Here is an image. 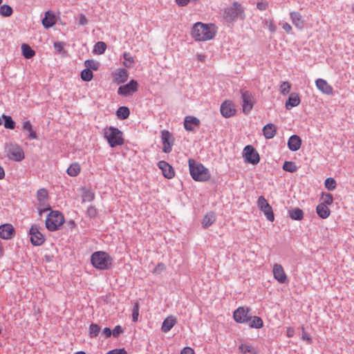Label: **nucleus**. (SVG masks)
Wrapping results in <instances>:
<instances>
[{
  "instance_id": "72a5a7b5",
  "label": "nucleus",
  "mask_w": 354,
  "mask_h": 354,
  "mask_svg": "<svg viewBox=\"0 0 354 354\" xmlns=\"http://www.w3.org/2000/svg\"><path fill=\"white\" fill-rule=\"evenodd\" d=\"M22 128L24 130L29 132V137L31 139H37V138L36 132L35 131H33L32 126L30 121H28V120L25 121L23 123Z\"/></svg>"
},
{
  "instance_id": "c03bdc74",
  "label": "nucleus",
  "mask_w": 354,
  "mask_h": 354,
  "mask_svg": "<svg viewBox=\"0 0 354 354\" xmlns=\"http://www.w3.org/2000/svg\"><path fill=\"white\" fill-rule=\"evenodd\" d=\"M93 77V72L88 68L84 69L81 73V78L85 82L91 81Z\"/></svg>"
},
{
  "instance_id": "c9c22d12",
  "label": "nucleus",
  "mask_w": 354,
  "mask_h": 354,
  "mask_svg": "<svg viewBox=\"0 0 354 354\" xmlns=\"http://www.w3.org/2000/svg\"><path fill=\"white\" fill-rule=\"evenodd\" d=\"M116 114L119 119L125 120L129 116L130 111L127 106H120L118 109Z\"/></svg>"
},
{
  "instance_id": "6e6d98bb",
  "label": "nucleus",
  "mask_w": 354,
  "mask_h": 354,
  "mask_svg": "<svg viewBox=\"0 0 354 354\" xmlns=\"http://www.w3.org/2000/svg\"><path fill=\"white\" fill-rule=\"evenodd\" d=\"M301 330H302V335H301V339L303 340H306L308 342V344H311L312 343V338L311 337L305 332V328L304 326L301 327Z\"/></svg>"
},
{
  "instance_id": "9d476101",
  "label": "nucleus",
  "mask_w": 354,
  "mask_h": 354,
  "mask_svg": "<svg viewBox=\"0 0 354 354\" xmlns=\"http://www.w3.org/2000/svg\"><path fill=\"white\" fill-rule=\"evenodd\" d=\"M241 93L243 100V111L245 113H248L252 109L255 102L254 96L252 93L248 91L241 90Z\"/></svg>"
},
{
  "instance_id": "bf43d9fd",
  "label": "nucleus",
  "mask_w": 354,
  "mask_h": 354,
  "mask_svg": "<svg viewBox=\"0 0 354 354\" xmlns=\"http://www.w3.org/2000/svg\"><path fill=\"white\" fill-rule=\"evenodd\" d=\"M87 213L91 217H95L97 214V209L93 206H91L88 208Z\"/></svg>"
},
{
  "instance_id": "f704fd0d",
  "label": "nucleus",
  "mask_w": 354,
  "mask_h": 354,
  "mask_svg": "<svg viewBox=\"0 0 354 354\" xmlns=\"http://www.w3.org/2000/svg\"><path fill=\"white\" fill-rule=\"evenodd\" d=\"M37 200L41 205H45L48 200V192L45 189H40L37 194Z\"/></svg>"
},
{
  "instance_id": "423d86ee",
  "label": "nucleus",
  "mask_w": 354,
  "mask_h": 354,
  "mask_svg": "<svg viewBox=\"0 0 354 354\" xmlns=\"http://www.w3.org/2000/svg\"><path fill=\"white\" fill-rule=\"evenodd\" d=\"M224 17L229 21H234L237 18L244 19L245 17V9L241 3L234 1L232 6L225 10Z\"/></svg>"
},
{
  "instance_id": "6e6552de",
  "label": "nucleus",
  "mask_w": 354,
  "mask_h": 354,
  "mask_svg": "<svg viewBox=\"0 0 354 354\" xmlns=\"http://www.w3.org/2000/svg\"><path fill=\"white\" fill-rule=\"evenodd\" d=\"M30 242L35 246L41 245L45 241L44 235L40 232L39 226L33 224L30 228Z\"/></svg>"
},
{
  "instance_id": "c85d7f7f",
  "label": "nucleus",
  "mask_w": 354,
  "mask_h": 354,
  "mask_svg": "<svg viewBox=\"0 0 354 354\" xmlns=\"http://www.w3.org/2000/svg\"><path fill=\"white\" fill-rule=\"evenodd\" d=\"M245 324H248L250 328H261L263 326V322L262 319L257 316L250 315L248 320Z\"/></svg>"
},
{
  "instance_id": "8fccbe9b",
  "label": "nucleus",
  "mask_w": 354,
  "mask_h": 354,
  "mask_svg": "<svg viewBox=\"0 0 354 354\" xmlns=\"http://www.w3.org/2000/svg\"><path fill=\"white\" fill-rule=\"evenodd\" d=\"M263 23L271 32H274L277 30V26L272 19H266Z\"/></svg>"
},
{
  "instance_id": "1a4fd4ad",
  "label": "nucleus",
  "mask_w": 354,
  "mask_h": 354,
  "mask_svg": "<svg viewBox=\"0 0 354 354\" xmlns=\"http://www.w3.org/2000/svg\"><path fill=\"white\" fill-rule=\"evenodd\" d=\"M257 205L259 208L263 212L266 218L269 221H273L274 220V215L273 213L272 207L268 203L264 196H261L258 198Z\"/></svg>"
},
{
  "instance_id": "ddd939ff",
  "label": "nucleus",
  "mask_w": 354,
  "mask_h": 354,
  "mask_svg": "<svg viewBox=\"0 0 354 354\" xmlns=\"http://www.w3.org/2000/svg\"><path fill=\"white\" fill-rule=\"evenodd\" d=\"M250 309L248 307H239L234 310L233 314L234 319L236 322L245 324L250 317Z\"/></svg>"
},
{
  "instance_id": "bb28decb",
  "label": "nucleus",
  "mask_w": 354,
  "mask_h": 354,
  "mask_svg": "<svg viewBox=\"0 0 354 354\" xmlns=\"http://www.w3.org/2000/svg\"><path fill=\"white\" fill-rule=\"evenodd\" d=\"M277 133V127L274 124L269 123L263 128V134L266 139H272Z\"/></svg>"
},
{
  "instance_id": "5701e85b",
  "label": "nucleus",
  "mask_w": 354,
  "mask_h": 354,
  "mask_svg": "<svg viewBox=\"0 0 354 354\" xmlns=\"http://www.w3.org/2000/svg\"><path fill=\"white\" fill-rule=\"evenodd\" d=\"M177 319L176 317L174 315H169L167 317L162 324L161 330L163 333H168L176 324Z\"/></svg>"
},
{
  "instance_id": "dca6fc26",
  "label": "nucleus",
  "mask_w": 354,
  "mask_h": 354,
  "mask_svg": "<svg viewBox=\"0 0 354 354\" xmlns=\"http://www.w3.org/2000/svg\"><path fill=\"white\" fill-rule=\"evenodd\" d=\"M15 234L14 227L10 223L0 225V238L2 239H11Z\"/></svg>"
},
{
  "instance_id": "4d7b16f0",
  "label": "nucleus",
  "mask_w": 354,
  "mask_h": 354,
  "mask_svg": "<svg viewBox=\"0 0 354 354\" xmlns=\"http://www.w3.org/2000/svg\"><path fill=\"white\" fill-rule=\"evenodd\" d=\"M106 354H127V352L124 350V348H116L111 351H109Z\"/></svg>"
},
{
  "instance_id": "a18cd8bd",
  "label": "nucleus",
  "mask_w": 354,
  "mask_h": 354,
  "mask_svg": "<svg viewBox=\"0 0 354 354\" xmlns=\"http://www.w3.org/2000/svg\"><path fill=\"white\" fill-rule=\"evenodd\" d=\"M326 188L329 191H333L336 188V181L333 178H327L324 183Z\"/></svg>"
},
{
  "instance_id": "603ef678",
  "label": "nucleus",
  "mask_w": 354,
  "mask_h": 354,
  "mask_svg": "<svg viewBox=\"0 0 354 354\" xmlns=\"http://www.w3.org/2000/svg\"><path fill=\"white\" fill-rule=\"evenodd\" d=\"M139 316V304L138 302L135 303V305L133 308L132 312V320L134 322H138Z\"/></svg>"
},
{
  "instance_id": "a878e982",
  "label": "nucleus",
  "mask_w": 354,
  "mask_h": 354,
  "mask_svg": "<svg viewBox=\"0 0 354 354\" xmlns=\"http://www.w3.org/2000/svg\"><path fill=\"white\" fill-rule=\"evenodd\" d=\"M216 219V215L214 212L207 213L202 220V227L205 229L210 227Z\"/></svg>"
},
{
  "instance_id": "052dcab7",
  "label": "nucleus",
  "mask_w": 354,
  "mask_h": 354,
  "mask_svg": "<svg viewBox=\"0 0 354 354\" xmlns=\"http://www.w3.org/2000/svg\"><path fill=\"white\" fill-rule=\"evenodd\" d=\"M282 28L287 32V33H291L292 31V28L290 24H289L287 22H285L282 25Z\"/></svg>"
},
{
  "instance_id": "f8f14e48",
  "label": "nucleus",
  "mask_w": 354,
  "mask_h": 354,
  "mask_svg": "<svg viewBox=\"0 0 354 354\" xmlns=\"http://www.w3.org/2000/svg\"><path fill=\"white\" fill-rule=\"evenodd\" d=\"M272 274L274 279L280 283H286L288 281V276L283 266L279 263H274L272 266Z\"/></svg>"
},
{
  "instance_id": "2eb2a0df",
  "label": "nucleus",
  "mask_w": 354,
  "mask_h": 354,
  "mask_svg": "<svg viewBox=\"0 0 354 354\" xmlns=\"http://www.w3.org/2000/svg\"><path fill=\"white\" fill-rule=\"evenodd\" d=\"M8 157L15 161H21L24 158V153L19 146L10 145L8 150Z\"/></svg>"
},
{
  "instance_id": "4c0bfd02",
  "label": "nucleus",
  "mask_w": 354,
  "mask_h": 354,
  "mask_svg": "<svg viewBox=\"0 0 354 354\" xmlns=\"http://www.w3.org/2000/svg\"><path fill=\"white\" fill-rule=\"evenodd\" d=\"M290 216L293 220L300 221L304 218V212L299 208H295L290 212Z\"/></svg>"
},
{
  "instance_id": "338daca9",
  "label": "nucleus",
  "mask_w": 354,
  "mask_h": 354,
  "mask_svg": "<svg viewBox=\"0 0 354 354\" xmlns=\"http://www.w3.org/2000/svg\"><path fill=\"white\" fill-rule=\"evenodd\" d=\"M102 333L104 335V337L107 338L111 335L112 331L111 330V329L109 328H105L103 330Z\"/></svg>"
},
{
  "instance_id": "4468645a",
  "label": "nucleus",
  "mask_w": 354,
  "mask_h": 354,
  "mask_svg": "<svg viewBox=\"0 0 354 354\" xmlns=\"http://www.w3.org/2000/svg\"><path fill=\"white\" fill-rule=\"evenodd\" d=\"M138 88L137 81L131 80L128 84L118 88V93L123 96H127L136 92Z\"/></svg>"
},
{
  "instance_id": "9b49d317",
  "label": "nucleus",
  "mask_w": 354,
  "mask_h": 354,
  "mask_svg": "<svg viewBox=\"0 0 354 354\" xmlns=\"http://www.w3.org/2000/svg\"><path fill=\"white\" fill-rule=\"evenodd\" d=\"M161 140L162 142L163 152L166 153H170L174 144L173 135L169 131L163 130L161 131Z\"/></svg>"
},
{
  "instance_id": "3c124183",
  "label": "nucleus",
  "mask_w": 354,
  "mask_h": 354,
  "mask_svg": "<svg viewBox=\"0 0 354 354\" xmlns=\"http://www.w3.org/2000/svg\"><path fill=\"white\" fill-rule=\"evenodd\" d=\"M290 84L288 82H283L280 86V92L282 95L288 93L290 91Z\"/></svg>"
},
{
  "instance_id": "20e7f679",
  "label": "nucleus",
  "mask_w": 354,
  "mask_h": 354,
  "mask_svg": "<svg viewBox=\"0 0 354 354\" xmlns=\"http://www.w3.org/2000/svg\"><path fill=\"white\" fill-rule=\"evenodd\" d=\"M103 131L104 137L111 147L113 148L124 144L123 133L118 128L111 126L104 128Z\"/></svg>"
},
{
  "instance_id": "412c9836",
  "label": "nucleus",
  "mask_w": 354,
  "mask_h": 354,
  "mask_svg": "<svg viewBox=\"0 0 354 354\" xmlns=\"http://www.w3.org/2000/svg\"><path fill=\"white\" fill-rule=\"evenodd\" d=\"M113 79L117 84H122L128 80L129 73L126 69L119 68L112 73Z\"/></svg>"
},
{
  "instance_id": "e2e57ef3",
  "label": "nucleus",
  "mask_w": 354,
  "mask_h": 354,
  "mask_svg": "<svg viewBox=\"0 0 354 354\" xmlns=\"http://www.w3.org/2000/svg\"><path fill=\"white\" fill-rule=\"evenodd\" d=\"M180 354H194V351L190 347H185L183 349Z\"/></svg>"
},
{
  "instance_id": "13d9d810",
  "label": "nucleus",
  "mask_w": 354,
  "mask_h": 354,
  "mask_svg": "<svg viewBox=\"0 0 354 354\" xmlns=\"http://www.w3.org/2000/svg\"><path fill=\"white\" fill-rule=\"evenodd\" d=\"M257 7L259 10H266L267 8L268 7V3L263 1V2H258L257 4Z\"/></svg>"
},
{
  "instance_id": "aec40b11",
  "label": "nucleus",
  "mask_w": 354,
  "mask_h": 354,
  "mask_svg": "<svg viewBox=\"0 0 354 354\" xmlns=\"http://www.w3.org/2000/svg\"><path fill=\"white\" fill-rule=\"evenodd\" d=\"M290 18L292 24L299 30H302L304 26V19L301 14L297 11L290 12Z\"/></svg>"
},
{
  "instance_id": "e433bc0d",
  "label": "nucleus",
  "mask_w": 354,
  "mask_h": 354,
  "mask_svg": "<svg viewBox=\"0 0 354 354\" xmlns=\"http://www.w3.org/2000/svg\"><path fill=\"white\" fill-rule=\"evenodd\" d=\"M106 49V44L103 41L97 42L93 48V53L97 55L103 54Z\"/></svg>"
},
{
  "instance_id": "37998d69",
  "label": "nucleus",
  "mask_w": 354,
  "mask_h": 354,
  "mask_svg": "<svg viewBox=\"0 0 354 354\" xmlns=\"http://www.w3.org/2000/svg\"><path fill=\"white\" fill-rule=\"evenodd\" d=\"M82 197L83 202H91L94 200L95 194L90 190L84 189Z\"/></svg>"
},
{
  "instance_id": "774afa93",
  "label": "nucleus",
  "mask_w": 354,
  "mask_h": 354,
  "mask_svg": "<svg viewBox=\"0 0 354 354\" xmlns=\"http://www.w3.org/2000/svg\"><path fill=\"white\" fill-rule=\"evenodd\" d=\"M54 48L58 52H61L63 50V46L60 42H55L54 44Z\"/></svg>"
},
{
  "instance_id": "680f3d73",
  "label": "nucleus",
  "mask_w": 354,
  "mask_h": 354,
  "mask_svg": "<svg viewBox=\"0 0 354 354\" xmlns=\"http://www.w3.org/2000/svg\"><path fill=\"white\" fill-rule=\"evenodd\" d=\"M295 335V330L292 327H288L286 328V335L288 337H292Z\"/></svg>"
},
{
  "instance_id": "4be33fe9",
  "label": "nucleus",
  "mask_w": 354,
  "mask_h": 354,
  "mask_svg": "<svg viewBox=\"0 0 354 354\" xmlns=\"http://www.w3.org/2000/svg\"><path fill=\"white\" fill-rule=\"evenodd\" d=\"M201 124L200 120L194 116H186L184 120V127L187 131H192Z\"/></svg>"
},
{
  "instance_id": "0eeeda50",
  "label": "nucleus",
  "mask_w": 354,
  "mask_h": 354,
  "mask_svg": "<svg viewBox=\"0 0 354 354\" xmlns=\"http://www.w3.org/2000/svg\"><path fill=\"white\" fill-rule=\"evenodd\" d=\"M243 157L245 161L252 165H257L260 161L259 154L252 145H247L243 151Z\"/></svg>"
},
{
  "instance_id": "58836bf2",
  "label": "nucleus",
  "mask_w": 354,
  "mask_h": 354,
  "mask_svg": "<svg viewBox=\"0 0 354 354\" xmlns=\"http://www.w3.org/2000/svg\"><path fill=\"white\" fill-rule=\"evenodd\" d=\"M12 12L13 10L10 6L4 4L0 6V15L2 17H10L12 15Z\"/></svg>"
},
{
  "instance_id": "473e14b6",
  "label": "nucleus",
  "mask_w": 354,
  "mask_h": 354,
  "mask_svg": "<svg viewBox=\"0 0 354 354\" xmlns=\"http://www.w3.org/2000/svg\"><path fill=\"white\" fill-rule=\"evenodd\" d=\"M239 350L242 354H256L255 348L250 344H241Z\"/></svg>"
},
{
  "instance_id": "b1692460",
  "label": "nucleus",
  "mask_w": 354,
  "mask_h": 354,
  "mask_svg": "<svg viewBox=\"0 0 354 354\" xmlns=\"http://www.w3.org/2000/svg\"><path fill=\"white\" fill-rule=\"evenodd\" d=\"M57 19L55 14L52 11H47L45 13V17L42 19V25L46 28H49L56 24Z\"/></svg>"
},
{
  "instance_id": "f03ea898",
  "label": "nucleus",
  "mask_w": 354,
  "mask_h": 354,
  "mask_svg": "<svg viewBox=\"0 0 354 354\" xmlns=\"http://www.w3.org/2000/svg\"><path fill=\"white\" fill-rule=\"evenodd\" d=\"M189 173L195 181L205 182L211 178V174L207 168L194 159L188 160Z\"/></svg>"
},
{
  "instance_id": "a19ab883",
  "label": "nucleus",
  "mask_w": 354,
  "mask_h": 354,
  "mask_svg": "<svg viewBox=\"0 0 354 354\" xmlns=\"http://www.w3.org/2000/svg\"><path fill=\"white\" fill-rule=\"evenodd\" d=\"M123 58L124 59L123 65L126 68H131L132 66V64L135 62L134 58L131 56V55L129 53H124L123 54Z\"/></svg>"
},
{
  "instance_id": "0e129e2a",
  "label": "nucleus",
  "mask_w": 354,
  "mask_h": 354,
  "mask_svg": "<svg viewBox=\"0 0 354 354\" xmlns=\"http://www.w3.org/2000/svg\"><path fill=\"white\" fill-rule=\"evenodd\" d=\"M88 23V20L84 15L81 14L80 15V25H86Z\"/></svg>"
},
{
  "instance_id": "f3484780",
  "label": "nucleus",
  "mask_w": 354,
  "mask_h": 354,
  "mask_svg": "<svg viewBox=\"0 0 354 354\" xmlns=\"http://www.w3.org/2000/svg\"><path fill=\"white\" fill-rule=\"evenodd\" d=\"M221 113L225 118H230L236 113V109L232 102L226 100L221 106Z\"/></svg>"
},
{
  "instance_id": "5fc2aeb1",
  "label": "nucleus",
  "mask_w": 354,
  "mask_h": 354,
  "mask_svg": "<svg viewBox=\"0 0 354 354\" xmlns=\"http://www.w3.org/2000/svg\"><path fill=\"white\" fill-rule=\"evenodd\" d=\"M165 269H166V267H165V264H164V263H159L156 266V267L154 268V270H153V272L154 274H159V273H160L161 272H162V271L165 270Z\"/></svg>"
},
{
  "instance_id": "de8ad7c7",
  "label": "nucleus",
  "mask_w": 354,
  "mask_h": 354,
  "mask_svg": "<svg viewBox=\"0 0 354 354\" xmlns=\"http://www.w3.org/2000/svg\"><path fill=\"white\" fill-rule=\"evenodd\" d=\"M84 65L86 68L90 70L97 71L99 68V63L93 59H87L84 62Z\"/></svg>"
},
{
  "instance_id": "a211bd4d",
  "label": "nucleus",
  "mask_w": 354,
  "mask_h": 354,
  "mask_svg": "<svg viewBox=\"0 0 354 354\" xmlns=\"http://www.w3.org/2000/svg\"><path fill=\"white\" fill-rule=\"evenodd\" d=\"M315 85L322 93L330 95L333 93V87L324 79L319 78L315 81Z\"/></svg>"
},
{
  "instance_id": "c756f323",
  "label": "nucleus",
  "mask_w": 354,
  "mask_h": 354,
  "mask_svg": "<svg viewBox=\"0 0 354 354\" xmlns=\"http://www.w3.org/2000/svg\"><path fill=\"white\" fill-rule=\"evenodd\" d=\"M317 215L322 218H327L330 214V210L325 204H319L316 207Z\"/></svg>"
},
{
  "instance_id": "6ab92c4d",
  "label": "nucleus",
  "mask_w": 354,
  "mask_h": 354,
  "mask_svg": "<svg viewBox=\"0 0 354 354\" xmlns=\"http://www.w3.org/2000/svg\"><path fill=\"white\" fill-rule=\"evenodd\" d=\"M158 165L159 169H161L162 174L165 178L171 179L174 177V170L173 167L167 162L161 160L158 162Z\"/></svg>"
},
{
  "instance_id": "cd10ccee",
  "label": "nucleus",
  "mask_w": 354,
  "mask_h": 354,
  "mask_svg": "<svg viewBox=\"0 0 354 354\" xmlns=\"http://www.w3.org/2000/svg\"><path fill=\"white\" fill-rule=\"evenodd\" d=\"M300 102L299 94L297 93H291L288 100L286 102V108L290 109L292 107L297 106L299 104Z\"/></svg>"
},
{
  "instance_id": "393cba45",
  "label": "nucleus",
  "mask_w": 354,
  "mask_h": 354,
  "mask_svg": "<svg viewBox=\"0 0 354 354\" xmlns=\"http://www.w3.org/2000/svg\"><path fill=\"white\" fill-rule=\"evenodd\" d=\"M301 140L298 136H291L288 139V147L290 151H296L299 150L301 147Z\"/></svg>"
},
{
  "instance_id": "79ce46f5",
  "label": "nucleus",
  "mask_w": 354,
  "mask_h": 354,
  "mask_svg": "<svg viewBox=\"0 0 354 354\" xmlns=\"http://www.w3.org/2000/svg\"><path fill=\"white\" fill-rule=\"evenodd\" d=\"M283 169L286 171L293 173L297 171V167L294 162L286 161L283 163Z\"/></svg>"
},
{
  "instance_id": "09e8293b",
  "label": "nucleus",
  "mask_w": 354,
  "mask_h": 354,
  "mask_svg": "<svg viewBox=\"0 0 354 354\" xmlns=\"http://www.w3.org/2000/svg\"><path fill=\"white\" fill-rule=\"evenodd\" d=\"M322 202L320 204H325V205H330L333 202V197L330 194L323 193L321 198Z\"/></svg>"
},
{
  "instance_id": "7ed1b4c3",
  "label": "nucleus",
  "mask_w": 354,
  "mask_h": 354,
  "mask_svg": "<svg viewBox=\"0 0 354 354\" xmlns=\"http://www.w3.org/2000/svg\"><path fill=\"white\" fill-rule=\"evenodd\" d=\"M91 262L95 268L104 270L111 268L113 259L108 253L98 251L91 255Z\"/></svg>"
},
{
  "instance_id": "39448f33",
  "label": "nucleus",
  "mask_w": 354,
  "mask_h": 354,
  "mask_svg": "<svg viewBox=\"0 0 354 354\" xmlns=\"http://www.w3.org/2000/svg\"><path fill=\"white\" fill-rule=\"evenodd\" d=\"M64 215L59 211H51L46 219V227L51 232L59 230L64 223Z\"/></svg>"
},
{
  "instance_id": "864d4df0",
  "label": "nucleus",
  "mask_w": 354,
  "mask_h": 354,
  "mask_svg": "<svg viewBox=\"0 0 354 354\" xmlns=\"http://www.w3.org/2000/svg\"><path fill=\"white\" fill-rule=\"evenodd\" d=\"M123 332L124 330L122 329V328L120 325H118L113 330L112 334L114 337H118Z\"/></svg>"
},
{
  "instance_id": "ea45409f",
  "label": "nucleus",
  "mask_w": 354,
  "mask_h": 354,
  "mask_svg": "<svg viewBox=\"0 0 354 354\" xmlns=\"http://www.w3.org/2000/svg\"><path fill=\"white\" fill-rule=\"evenodd\" d=\"M100 332V327L96 324H91L89 326L88 335L91 338L96 337Z\"/></svg>"
},
{
  "instance_id": "2f4dec72",
  "label": "nucleus",
  "mask_w": 354,
  "mask_h": 354,
  "mask_svg": "<svg viewBox=\"0 0 354 354\" xmlns=\"http://www.w3.org/2000/svg\"><path fill=\"white\" fill-rule=\"evenodd\" d=\"M21 49V53L26 59H30L35 55V51L28 44H23Z\"/></svg>"
},
{
  "instance_id": "69168bd1",
  "label": "nucleus",
  "mask_w": 354,
  "mask_h": 354,
  "mask_svg": "<svg viewBox=\"0 0 354 354\" xmlns=\"http://www.w3.org/2000/svg\"><path fill=\"white\" fill-rule=\"evenodd\" d=\"M190 0H176V3L179 6H185L188 4Z\"/></svg>"
},
{
  "instance_id": "f257e3e1",
  "label": "nucleus",
  "mask_w": 354,
  "mask_h": 354,
  "mask_svg": "<svg viewBox=\"0 0 354 354\" xmlns=\"http://www.w3.org/2000/svg\"><path fill=\"white\" fill-rule=\"evenodd\" d=\"M217 32V27L214 24L196 22L191 30L192 38L197 41H206L213 39Z\"/></svg>"
},
{
  "instance_id": "7c9ffc66",
  "label": "nucleus",
  "mask_w": 354,
  "mask_h": 354,
  "mask_svg": "<svg viewBox=\"0 0 354 354\" xmlns=\"http://www.w3.org/2000/svg\"><path fill=\"white\" fill-rule=\"evenodd\" d=\"M82 170L81 166L78 162L72 163L66 169L68 176L75 177L78 176Z\"/></svg>"
},
{
  "instance_id": "49530a36",
  "label": "nucleus",
  "mask_w": 354,
  "mask_h": 354,
  "mask_svg": "<svg viewBox=\"0 0 354 354\" xmlns=\"http://www.w3.org/2000/svg\"><path fill=\"white\" fill-rule=\"evenodd\" d=\"M4 119V127L6 129H14L15 127V122L12 120V118L9 115H3Z\"/></svg>"
}]
</instances>
